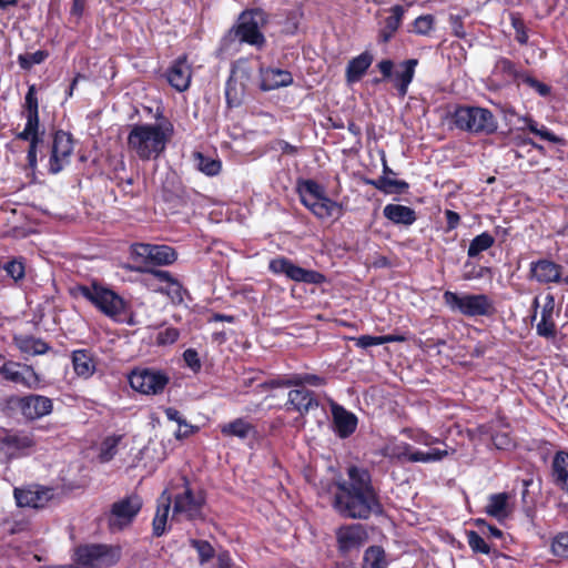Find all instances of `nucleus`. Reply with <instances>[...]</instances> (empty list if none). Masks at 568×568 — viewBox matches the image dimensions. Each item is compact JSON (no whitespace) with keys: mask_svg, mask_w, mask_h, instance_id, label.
Returning a JSON list of instances; mask_svg holds the SVG:
<instances>
[{"mask_svg":"<svg viewBox=\"0 0 568 568\" xmlns=\"http://www.w3.org/2000/svg\"><path fill=\"white\" fill-rule=\"evenodd\" d=\"M346 474V479L336 483L334 509L342 517L351 519H368L372 515H381L383 506L369 470L353 465Z\"/></svg>","mask_w":568,"mask_h":568,"instance_id":"obj_1","label":"nucleus"},{"mask_svg":"<svg viewBox=\"0 0 568 568\" xmlns=\"http://www.w3.org/2000/svg\"><path fill=\"white\" fill-rule=\"evenodd\" d=\"M172 135L170 122L134 124L126 138L128 150L142 161L156 160Z\"/></svg>","mask_w":568,"mask_h":568,"instance_id":"obj_2","label":"nucleus"},{"mask_svg":"<svg viewBox=\"0 0 568 568\" xmlns=\"http://www.w3.org/2000/svg\"><path fill=\"white\" fill-rule=\"evenodd\" d=\"M71 294L75 297H83L112 320H119L125 312L124 300L114 291L98 282H92L89 285H77L71 288Z\"/></svg>","mask_w":568,"mask_h":568,"instance_id":"obj_3","label":"nucleus"},{"mask_svg":"<svg viewBox=\"0 0 568 568\" xmlns=\"http://www.w3.org/2000/svg\"><path fill=\"white\" fill-rule=\"evenodd\" d=\"M454 125L475 135H490L498 129V121L486 108L458 105L452 114Z\"/></svg>","mask_w":568,"mask_h":568,"instance_id":"obj_4","label":"nucleus"},{"mask_svg":"<svg viewBox=\"0 0 568 568\" xmlns=\"http://www.w3.org/2000/svg\"><path fill=\"white\" fill-rule=\"evenodd\" d=\"M296 191L302 204L317 219H328L341 209L337 202L326 196L324 187L314 180H300Z\"/></svg>","mask_w":568,"mask_h":568,"instance_id":"obj_5","label":"nucleus"},{"mask_svg":"<svg viewBox=\"0 0 568 568\" xmlns=\"http://www.w3.org/2000/svg\"><path fill=\"white\" fill-rule=\"evenodd\" d=\"M443 300L452 312L467 317L490 316L495 312L494 303L486 294L446 291Z\"/></svg>","mask_w":568,"mask_h":568,"instance_id":"obj_6","label":"nucleus"},{"mask_svg":"<svg viewBox=\"0 0 568 568\" xmlns=\"http://www.w3.org/2000/svg\"><path fill=\"white\" fill-rule=\"evenodd\" d=\"M268 22V14L261 8L245 10L235 27V36L241 42L262 49L266 42L262 29Z\"/></svg>","mask_w":568,"mask_h":568,"instance_id":"obj_7","label":"nucleus"},{"mask_svg":"<svg viewBox=\"0 0 568 568\" xmlns=\"http://www.w3.org/2000/svg\"><path fill=\"white\" fill-rule=\"evenodd\" d=\"M120 547L110 545H83L75 550V561L84 568L112 567L120 560Z\"/></svg>","mask_w":568,"mask_h":568,"instance_id":"obj_8","label":"nucleus"},{"mask_svg":"<svg viewBox=\"0 0 568 568\" xmlns=\"http://www.w3.org/2000/svg\"><path fill=\"white\" fill-rule=\"evenodd\" d=\"M170 382V377L162 371L154 368H135L129 375L131 387L145 395L161 394Z\"/></svg>","mask_w":568,"mask_h":568,"instance_id":"obj_9","label":"nucleus"},{"mask_svg":"<svg viewBox=\"0 0 568 568\" xmlns=\"http://www.w3.org/2000/svg\"><path fill=\"white\" fill-rule=\"evenodd\" d=\"M184 490L174 496L172 520H195L202 517L204 498L201 494L194 495L189 487L186 477L181 478Z\"/></svg>","mask_w":568,"mask_h":568,"instance_id":"obj_10","label":"nucleus"},{"mask_svg":"<svg viewBox=\"0 0 568 568\" xmlns=\"http://www.w3.org/2000/svg\"><path fill=\"white\" fill-rule=\"evenodd\" d=\"M268 270L273 274H283L287 278L300 283L321 284L325 280L320 272L305 270L284 256L272 258L268 263Z\"/></svg>","mask_w":568,"mask_h":568,"instance_id":"obj_11","label":"nucleus"},{"mask_svg":"<svg viewBox=\"0 0 568 568\" xmlns=\"http://www.w3.org/2000/svg\"><path fill=\"white\" fill-rule=\"evenodd\" d=\"M131 252L135 258L154 266L171 265L178 260L176 251L164 244L135 243Z\"/></svg>","mask_w":568,"mask_h":568,"instance_id":"obj_12","label":"nucleus"},{"mask_svg":"<svg viewBox=\"0 0 568 568\" xmlns=\"http://www.w3.org/2000/svg\"><path fill=\"white\" fill-rule=\"evenodd\" d=\"M142 508V500L138 495H131L115 501L111 506L109 527L111 530H122L134 520Z\"/></svg>","mask_w":568,"mask_h":568,"instance_id":"obj_13","label":"nucleus"},{"mask_svg":"<svg viewBox=\"0 0 568 568\" xmlns=\"http://www.w3.org/2000/svg\"><path fill=\"white\" fill-rule=\"evenodd\" d=\"M2 440L6 462L29 455L36 446L33 435L24 430H2Z\"/></svg>","mask_w":568,"mask_h":568,"instance_id":"obj_14","label":"nucleus"},{"mask_svg":"<svg viewBox=\"0 0 568 568\" xmlns=\"http://www.w3.org/2000/svg\"><path fill=\"white\" fill-rule=\"evenodd\" d=\"M72 153V135L62 130L57 131L53 138L51 155L49 159V172L51 174H58L61 172L70 163Z\"/></svg>","mask_w":568,"mask_h":568,"instance_id":"obj_15","label":"nucleus"},{"mask_svg":"<svg viewBox=\"0 0 568 568\" xmlns=\"http://www.w3.org/2000/svg\"><path fill=\"white\" fill-rule=\"evenodd\" d=\"M0 374L6 381L22 385L30 389L38 388L41 383L39 375L32 366L12 361L6 362L0 367Z\"/></svg>","mask_w":568,"mask_h":568,"instance_id":"obj_16","label":"nucleus"},{"mask_svg":"<svg viewBox=\"0 0 568 568\" xmlns=\"http://www.w3.org/2000/svg\"><path fill=\"white\" fill-rule=\"evenodd\" d=\"M13 495L19 507L43 508L53 498V489L41 485H29L14 488Z\"/></svg>","mask_w":568,"mask_h":568,"instance_id":"obj_17","label":"nucleus"},{"mask_svg":"<svg viewBox=\"0 0 568 568\" xmlns=\"http://www.w3.org/2000/svg\"><path fill=\"white\" fill-rule=\"evenodd\" d=\"M338 549L348 552L361 548L367 540V532L363 525L352 524L342 526L336 531Z\"/></svg>","mask_w":568,"mask_h":568,"instance_id":"obj_18","label":"nucleus"},{"mask_svg":"<svg viewBox=\"0 0 568 568\" xmlns=\"http://www.w3.org/2000/svg\"><path fill=\"white\" fill-rule=\"evenodd\" d=\"M285 406L287 410H295L301 416H305L312 409L317 408L320 403L313 390L306 387H298L288 392Z\"/></svg>","mask_w":568,"mask_h":568,"instance_id":"obj_19","label":"nucleus"},{"mask_svg":"<svg viewBox=\"0 0 568 568\" xmlns=\"http://www.w3.org/2000/svg\"><path fill=\"white\" fill-rule=\"evenodd\" d=\"M334 432L339 438H347L355 433L358 419L355 414L345 409L342 405L329 400Z\"/></svg>","mask_w":568,"mask_h":568,"instance_id":"obj_20","label":"nucleus"},{"mask_svg":"<svg viewBox=\"0 0 568 568\" xmlns=\"http://www.w3.org/2000/svg\"><path fill=\"white\" fill-rule=\"evenodd\" d=\"M52 400L42 395H28L20 399L22 415L31 420L41 418L52 412Z\"/></svg>","mask_w":568,"mask_h":568,"instance_id":"obj_21","label":"nucleus"},{"mask_svg":"<svg viewBox=\"0 0 568 568\" xmlns=\"http://www.w3.org/2000/svg\"><path fill=\"white\" fill-rule=\"evenodd\" d=\"M562 266L547 258L530 263V277L540 284L558 283L561 280Z\"/></svg>","mask_w":568,"mask_h":568,"instance_id":"obj_22","label":"nucleus"},{"mask_svg":"<svg viewBox=\"0 0 568 568\" xmlns=\"http://www.w3.org/2000/svg\"><path fill=\"white\" fill-rule=\"evenodd\" d=\"M192 70L186 57L178 58L166 71V80L179 92L185 91L191 83Z\"/></svg>","mask_w":568,"mask_h":568,"instance_id":"obj_23","label":"nucleus"},{"mask_svg":"<svg viewBox=\"0 0 568 568\" xmlns=\"http://www.w3.org/2000/svg\"><path fill=\"white\" fill-rule=\"evenodd\" d=\"M418 64L417 59H408L400 62L397 70L393 74L394 85L400 98H404L408 92V87L415 75V68Z\"/></svg>","mask_w":568,"mask_h":568,"instance_id":"obj_24","label":"nucleus"},{"mask_svg":"<svg viewBox=\"0 0 568 568\" xmlns=\"http://www.w3.org/2000/svg\"><path fill=\"white\" fill-rule=\"evenodd\" d=\"M555 297L551 294L546 295L541 310L540 321L536 326L537 334L541 337L552 338L556 335V324L554 322Z\"/></svg>","mask_w":568,"mask_h":568,"instance_id":"obj_25","label":"nucleus"},{"mask_svg":"<svg viewBox=\"0 0 568 568\" xmlns=\"http://www.w3.org/2000/svg\"><path fill=\"white\" fill-rule=\"evenodd\" d=\"M293 82L291 72L281 69H261V89L271 91L281 87H287Z\"/></svg>","mask_w":568,"mask_h":568,"instance_id":"obj_26","label":"nucleus"},{"mask_svg":"<svg viewBox=\"0 0 568 568\" xmlns=\"http://www.w3.org/2000/svg\"><path fill=\"white\" fill-rule=\"evenodd\" d=\"M384 216L394 224H402L409 226L415 223L417 216L416 212L402 204H387L383 210Z\"/></svg>","mask_w":568,"mask_h":568,"instance_id":"obj_27","label":"nucleus"},{"mask_svg":"<svg viewBox=\"0 0 568 568\" xmlns=\"http://www.w3.org/2000/svg\"><path fill=\"white\" fill-rule=\"evenodd\" d=\"M72 366L74 373L84 379L91 377L95 372V362L88 349H75L72 352Z\"/></svg>","mask_w":568,"mask_h":568,"instance_id":"obj_28","label":"nucleus"},{"mask_svg":"<svg viewBox=\"0 0 568 568\" xmlns=\"http://www.w3.org/2000/svg\"><path fill=\"white\" fill-rule=\"evenodd\" d=\"M403 16L404 8L402 6H394L390 9V16L384 19L378 31L379 42L387 43L393 38L402 23Z\"/></svg>","mask_w":568,"mask_h":568,"instance_id":"obj_29","label":"nucleus"},{"mask_svg":"<svg viewBox=\"0 0 568 568\" xmlns=\"http://www.w3.org/2000/svg\"><path fill=\"white\" fill-rule=\"evenodd\" d=\"M158 503V510L153 518V535L160 537L165 532L168 517L172 503V497L166 489L161 494Z\"/></svg>","mask_w":568,"mask_h":568,"instance_id":"obj_30","label":"nucleus"},{"mask_svg":"<svg viewBox=\"0 0 568 568\" xmlns=\"http://www.w3.org/2000/svg\"><path fill=\"white\" fill-rule=\"evenodd\" d=\"M373 62V55L369 52H363L353 58L346 67V81L355 83L362 79Z\"/></svg>","mask_w":568,"mask_h":568,"instance_id":"obj_31","label":"nucleus"},{"mask_svg":"<svg viewBox=\"0 0 568 568\" xmlns=\"http://www.w3.org/2000/svg\"><path fill=\"white\" fill-rule=\"evenodd\" d=\"M552 476L556 485L568 491V453L558 452L552 460Z\"/></svg>","mask_w":568,"mask_h":568,"instance_id":"obj_32","label":"nucleus"},{"mask_svg":"<svg viewBox=\"0 0 568 568\" xmlns=\"http://www.w3.org/2000/svg\"><path fill=\"white\" fill-rule=\"evenodd\" d=\"M410 445L405 442H388L385 444L379 453L383 457L389 460L408 462Z\"/></svg>","mask_w":568,"mask_h":568,"instance_id":"obj_33","label":"nucleus"},{"mask_svg":"<svg viewBox=\"0 0 568 568\" xmlns=\"http://www.w3.org/2000/svg\"><path fill=\"white\" fill-rule=\"evenodd\" d=\"M367 183L385 194H402L409 187L407 182L403 180L390 179L387 175H382L376 180L368 181Z\"/></svg>","mask_w":568,"mask_h":568,"instance_id":"obj_34","label":"nucleus"},{"mask_svg":"<svg viewBox=\"0 0 568 568\" xmlns=\"http://www.w3.org/2000/svg\"><path fill=\"white\" fill-rule=\"evenodd\" d=\"M26 118V125L23 131L17 134V139L22 141H41L39 134V113H23Z\"/></svg>","mask_w":568,"mask_h":568,"instance_id":"obj_35","label":"nucleus"},{"mask_svg":"<svg viewBox=\"0 0 568 568\" xmlns=\"http://www.w3.org/2000/svg\"><path fill=\"white\" fill-rule=\"evenodd\" d=\"M493 74L500 78L503 82L509 83L518 78L519 72L509 59L499 58L494 65Z\"/></svg>","mask_w":568,"mask_h":568,"instance_id":"obj_36","label":"nucleus"},{"mask_svg":"<svg viewBox=\"0 0 568 568\" xmlns=\"http://www.w3.org/2000/svg\"><path fill=\"white\" fill-rule=\"evenodd\" d=\"M193 160L195 168L209 176H214L221 171V162L211 156L204 155L202 152H194Z\"/></svg>","mask_w":568,"mask_h":568,"instance_id":"obj_37","label":"nucleus"},{"mask_svg":"<svg viewBox=\"0 0 568 568\" xmlns=\"http://www.w3.org/2000/svg\"><path fill=\"white\" fill-rule=\"evenodd\" d=\"M495 244V239L488 232H483L475 236L468 246L467 255L469 258L479 256L480 253L487 251Z\"/></svg>","mask_w":568,"mask_h":568,"instance_id":"obj_38","label":"nucleus"},{"mask_svg":"<svg viewBox=\"0 0 568 568\" xmlns=\"http://www.w3.org/2000/svg\"><path fill=\"white\" fill-rule=\"evenodd\" d=\"M507 494H495L488 499L486 506V513L497 519H504L507 517Z\"/></svg>","mask_w":568,"mask_h":568,"instance_id":"obj_39","label":"nucleus"},{"mask_svg":"<svg viewBox=\"0 0 568 568\" xmlns=\"http://www.w3.org/2000/svg\"><path fill=\"white\" fill-rule=\"evenodd\" d=\"M253 426L243 418H236L233 422L221 427V432L225 436H235L244 439L248 436Z\"/></svg>","mask_w":568,"mask_h":568,"instance_id":"obj_40","label":"nucleus"},{"mask_svg":"<svg viewBox=\"0 0 568 568\" xmlns=\"http://www.w3.org/2000/svg\"><path fill=\"white\" fill-rule=\"evenodd\" d=\"M164 414L169 420L175 422L179 425V429L174 434L176 439L186 438L193 433V426L187 424L178 409L168 407L164 409Z\"/></svg>","mask_w":568,"mask_h":568,"instance_id":"obj_41","label":"nucleus"},{"mask_svg":"<svg viewBox=\"0 0 568 568\" xmlns=\"http://www.w3.org/2000/svg\"><path fill=\"white\" fill-rule=\"evenodd\" d=\"M155 293L168 296L172 303L180 304L183 302V294L185 292L182 283L174 278L164 284V288H154Z\"/></svg>","mask_w":568,"mask_h":568,"instance_id":"obj_42","label":"nucleus"},{"mask_svg":"<svg viewBox=\"0 0 568 568\" xmlns=\"http://www.w3.org/2000/svg\"><path fill=\"white\" fill-rule=\"evenodd\" d=\"M19 348L30 355H42L50 349V346L41 338L29 336L20 342Z\"/></svg>","mask_w":568,"mask_h":568,"instance_id":"obj_43","label":"nucleus"},{"mask_svg":"<svg viewBox=\"0 0 568 568\" xmlns=\"http://www.w3.org/2000/svg\"><path fill=\"white\" fill-rule=\"evenodd\" d=\"M363 568H386L384 550L379 547H369L365 551Z\"/></svg>","mask_w":568,"mask_h":568,"instance_id":"obj_44","label":"nucleus"},{"mask_svg":"<svg viewBox=\"0 0 568 568\" xmlns=\"http://www.w3.org/2000/svg\"><path fill=\"white\" fill-rule=\"evenodd\" d=\"M122 439L121 435H113L106 437L102 444L100 449V459L102 462H110L118 452V446Z\"/></svg>","mask_w":568,"mask_h":568,"instance_id":"obj_45","label":"nucleus"},{"mask_svg":"<svg viewBox=\"0 0 568 568\" xmlns=\"http://www.w3.org/2000/svg\"><path fill=\"white\" fill-rule=\"evenodd\" d=\"M551 552L554 556L568 560V531H560L552 538Z\"/></svg>","mask_w":568,"mask_h":568,"instance_id":"obj_46","label":"nucleus"},{"mask_svg":"<svg viewBox=\"0 0 568 568\" xmlns=\"http://www.w3.org/2000/svg\"><path fill=\"white\" fill-rule=\"evenodd\" d=\"M48 55L49 54L47 51L38 50L32 53L20 54L18 57V62L22 69L29 70L33 65L42 63L48 58Z\"/></svg>","mask_w":568,"mask_h":568,"instance_id":"obj_47","label":"nucleus"},{"mask_svg":"<svg viewBox=\"0 0 568 568\" xmlns=\"http://www.w3.org/2000/svg\"><path fill=\"white\" fill-rule=\"evenodd\" d=\"M403 433L412 440H414L418 444L425 445V446H432V445L442 443V440L439 438L434 437L430 434H428L427 432L422 430V429H417V430L404 429Z\"/></svg>","mask_w":568,"mask_h":568,"instance_id":"obj_48","label":"nucleus"},{"mask_svg":"<svg viewBox=\"0 0 568 568\" xmlns=\"http://www.w3.org/2000/svg\"><path fill=\"white\" fill-rule=\"evenodd\" d=\"M467 542L474 552L485 555L490 552L489 545L477 531L470 530L467 532Z\"/></svg>","mask_w":568,"mask_h":568,"instance_id":"obj_49","label":"nucleus"},{"mask_svg":"<svg viewBox=\"0 0 568 568\" xmlns=\"http://www.w3.org/2000/svg\"><path fill=\"white\" fill-rule=\"evenodd\" d=\"M4 528L10 535L24 534L30 530V521L26 517H14L4 523Z\"/></svg>","mask_w":568,"mask_h":568,"instance_id":"obj_50","label":"nucleus"},{"mask_svg":"<svg viewBox=\"0 0 568 568\" xmlns=\"http://www.w3.org/2000/svg\"><path fill=\"white\" fill-rule=\"evenodd\" d=\"M191 545L196 549L200 562L203 565L214 557V548L206 540L191 539Z\"/></svg>","mask_w":568,"mask_h":568,"instance_id":"obj_51","label":"nucleus"},{"mask_svg":"<svg viewBox=\"0 0 568 568\" xmlns=\"http://www.w3.org/2000/svg\"><path fill=\"white\" fill-rule=\"evenodd\" d=\"M139 272L150 275L149 280H153L154 282L165 284L168 282L173 281L175 277L172 273L164 270H159L154 267H139Z\"/></svg>","mask_w":568,"mask_h":568,"instance_id":"obj_52","label":"nucleus"},{"mask_svg":"<svg viewBox=\"0 0 568 568\" xmlns=\"http://www.w3.org/2000/svg\"><path fill=\"white\" fill-rule=\"evenodd\" d=\"M510 21H511L513 28L515 29V33H516L515 39L520 44H526L528 41V34H527V30H526L524 20L520 18V16L518 13H511Z\"/></svg>","mask_w":568,"mask_h":568,"instance_id":"obj_53","label":"nucleus"},{"mask_svg":"<svg viewBox=\"0 0 568 568\" xmlns=\"http://www.w3.org/2000/svg\"><path fill=\"white\" fill-rule=\"evenodd\" d=\"M293 377L296 382L295 387L322 386L325 384V378L315 374H293Z\"/></svg>","mask_w":568,"mask_h":568,"instance_id":"obj_54","label":"nucleus"},{"mask_svg":"<svg viewBox=\"0 0 568 568\" xmlns=\"http://www.w3.org/2000/svg\"><path fill=\"white\" fill-rule=\"evenodd\" d=\"M23 113H39V102L34 84L29 85L24 98Z\"/></svg>","mask_w":568,"mask_h":568,"instance_id":"obj_55","label":"nucleus"},{"mask_svg":"<svg viewBox=\"0 0 568 568\" xmlns=\"http://www.w3.org/2000/svg\"><path fill=\"white\" fill-rule=\"evenodd\" d=\"M434 18L430 14L420 16L413 23V31L417 34H427L433 29Z\"/></svg>","mask_w":568,"mask_h":568,"instance_id":"obj_56","label":"nucleus"},{"mask_svg":"<svg viewBox=\"0 0 568 568\" xmlns=\"http://www.w3.org/2000/svg\"><path fill=\"white\" fill-rule=\"evenodd\" d=\"M296 384L294 381L293 375L290 376H276L273 378H270L263 383V386L265 388H281V387H292Z\"/></svg>","mask_w":568,"mask_h":568,"instance_id":"obj_57","label":"nucleus"},{"mask_svg":"<svg viewBox=\"0 0 568 568\" xmlns=\"http://www.w3.org/2000/svg\"><path fill=\"white\" fill-rule=\"evenodd\" d=\"M355 346L359 348H368L372 346L383 345V336H372V335H361L358 337H352L351 338Z\"/></svg>","mask_w":568,"mask_h":568,"instance_id":"obj_58","label":"nucleus"},{"mask_svg":"<svg viewBox=\"0 0 568 568\" xmlns=\"http://www.w3.org/2000/svg\"><path fill=\"white\" fill-rule=\"evenodd\" d=\"M179 336L180 332L178 328L166 327L163 331L159 332L156 336V342L159 345H169L175 343Z\"/></svg>","mask_w":568,"mask_h":568,"instance_id":"obj_59","label":"nucleus"},{"mask_svg":"<svg viewBox=\"0 0 568 568\" xmlns=\"http://www.w3.org/2000/svg\"><path fill=\"white\" fill-rule=\"evenodd\" d=\"M4 271L14 281L21 280L24 276V265L21 261L12 260L4 265Z\"/></svg>","mask_w":568,"mask_h":568,"instance_id":"obj_60","label":"nucleus"},{"mask_svg":"<svg viewBox=\"0 0 568 568\" xmlns=\"http://www.w3.org/2000/svg\"><path fill=\"white\" fill-rule=\"evenodd\" d=\"M183 359L186 366L190 367L194 373H197L202 367L199 354L193 348H187L183 353Z\"/></svg>","mask_w":568,"mask_h":568,"instance_id":"obj_61","label":"nucleus"},{"mask_svg":"<svg viewBox=\"0 0 568 568\" xmlns=\"http://www.w3.org/2000/svg\"><path fill=\"white\" fill-rule=\"evenodd\" d=\"M491 440L498 449H506L511 446V439L507 433H496L491 436Z\"/></svg>","mask_w":568,"mask_h":568,"instance_id":"obj_62","label":"nucleus"},{"mask_svg":"<svg viewBox=\"0 0 568 568\" xmlns=\"http://www.w3.org/2000/svg\"><path fill=\"white\" fill-rule=\"evenodd\" d=\"M536 135H538L540 139L551 142V143H559L561 139L557 135H555L551 131H549L545 125L539 124L537 131L535 132Z\"/></svg>","mask_w":568,"mask_h":568,"instance_id":"obj_63","label":"nucleus"},{"mask_svg":"<svg viewBox=\"0 0 568 568\" xmlns=\"http://www.w3.org/2000/svg\"><path fill=\"white\" fill-rule=\"evenodd\" d=\"M477 526L480 528L483 534L488 532L489 536H491L494 538H501L503 537V531L499 528H497L495 526H491V525H488L483 519H478L477 520Z\"/></svg>","mask_w":568,"mask_h":568,"instance_id":"obj_64","label":"nucleus"}]
</instances>
